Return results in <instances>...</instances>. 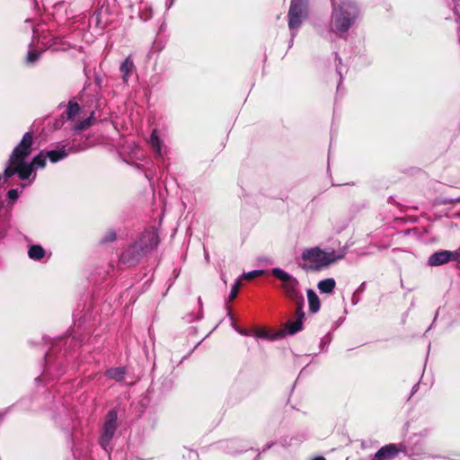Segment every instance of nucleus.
I'll return each mask as SVG.
<instances>
[{"instance_id":"f257e3e1","label":"nucleus","mask_w":460,"mask_h":460,"mask_svg":"<svg viewBox=\"0 0 460 460\" xmlns=\"http://www.w3.org/2000/svg\"><path fill=\"white\" fill-rule=\"evenodd\" d=\"M33 133L26 132L18 145L12 151L7 164L4 170V181L14 174H17L22 181H25L34 173V168L31 162H25V159L32 153Z\"/></svg>"},{"instance_id":"f03ea898","label":"nucleus","mask_w":460,"mask_h":460,"mask_svg":"<svg viewBox=\"0 0 460 460\" xmlns=\"http://www.w3.org/2000/svg\"><path fill=\"white\" fill-rule=\"evenodd\" d=\"M332 7L330 31L346 39L359 17V7L354 0H332Z\"/></svg>"},{"instance_id":"7ed1b4c3","label":"nucleus","mask_w":460,"mask_h":460,"mask_svg":"<svg viewBox=\"0 0 460 460\" xmlns=\"http://www.w3.org/2000/svg\"><path fill=\"white\" fill-rule=\"evenodd\" d=\"M159 243L157 230L155 227L146 228L122 252L119 262L126 266H134L146 255L155 251Z\"/></svg>"},{"instance_id":"20e7f679","label":"nucleus","mask_w":460,"mask_h":460,"mask_svg":"<svg viewBox=\"0 0 460 460\" xmlns=\"http://www.w3.org/2000/svg\"><path fill=\"white\" fill-rule=\"evenodd\" d=\"M345 255V248L336 252L333 249L322 250L318 247H314L305 249L302 252V259L303 261L308 262V270L318 271L323 268H326L330 264L343 259Z\"/></svg>"},{"instance_id":"39448f33","label":"nucleus","mask_w":460,"mask_h":460,"mask_svg":"<svg viewBox=\"0 0 460 460\" xmlns=\"http://www.w3.org/2000/svg\"><path fill=\"white\" fill-rule=\"evenodd\" d=\"M271 273L281 281V288L286 297L293 302L296 307L298 306L299 312H301V306H304V296L297 279L280 268H273Z\"/></svg>"},{"instance_id":"423d86ee","label":"nucleus","mask_w":460,"mask_h":460,"mask_svg":"<svg viewBox=\"0 0 460 460\" xmlns=\"http://www.w3.org/2000/svg\"><path fill=\"white\" fill-rule=\"evenodd\" d=\"M307 15V1L306 0H291L290 7L288 13V28L291 31L290 45L293 43L296 31L301 26L303 20Z\"/></svg>"},{"instance_id":"0eeeda50","label":"nucleus","mask_w":460,"mask_h":460,"mask_svg":"<svg viewBox=\"0 0 460 460\" xmlns=\"http://www.w3.org/2000/svg\"><path fill=\"white\" fill-rule=\"evenodd\" d=\"M117 420L118 413L115 410L109 411L105 416L99 443L102 448L106 452L111 450V442L118 428Z\"/></svg>"},{"instance_id":"6e6552de","label":"nucleus","mask_w":460,"mask_h":460,"mask_svg":"<svg viewBox=\"0 0 460 460\" xmlns=\"http://www.w3.org/2000/svg\"><path fill=\"white\" fill-rule=\"evenodd\" d=\"M458 251L442 250L432 253L429 258L427 264L430 267L442 266L449 261H456L459 259Z\"/></svg>"},{"instance_id":"1a4fd4ad","label":"nucleus","mask_w":460,"mask_h":460,"mask_svg":"<svg viewBox=\"0 0 460 460\" xmlns=\"http://www.w3.org/2000/svg\"><path fill=\"white\" fill-rule=\"evenodd\" d=\"M400 451L404 449L399 448L395 444L385 445L374 455V460H392Z\"/></svg>"},{"instance_id":"9d476101","label":"nucleus","mask_w":460,"mask_h":460,"mask_svg":"<svg viewBox=\"0 0 460 460\" xmlns=\"http://www.w3.org/2000/svg\"><path fill=\"white\" fill-rule=\"evenodd\" d=\"M296 319L288 321L285 325L288 333L290 335L298 332L303 328V320L305 318L304 306H301V312H299V307L297 306L296 309Z\"/></svg>"},{"instance_id":"9b49d317","label":"nucleus","mask_w":460,"mask_h":460,"mask_svg":"<svg viewBox=\"0 0 460 460\" xmlns=\"http://www.w3.org/2000/svg\"><path fill=\"white\" fill-rule=\"evenodd\" d=\"M71 148L66 149V146H58L57 148L46 151L47 158L53 164L64 160L71 152Z\"/></svg>"},{"instance_id":"f8f14e48","label":"nucleus","mask_w":460,"mask_h":460,"mask_svg":"<svg viewBox=\"0 0 460 460\" xmlns=\"http://www.w3.org/2000/svg\"><path fill=\"white\" fill-rule=\"evenodd\" d=\"M411 447L409 450H405L410 457L414 456H420L424 454L423 450L426 447V443L424 440L420 441V437L418 435H414L411 438Z\"/></svg>"},{"instance_id":"ddd939ff","label":"nucleus","mask_w":460,"mask_h":460,"mask_svg":"<svg viewBox=\"0 0 460 460\" xmlns=\"http://www.w3.org/2000/svg\"><path fill=\"white\" fill-rule=\"evenodd\" d=\"M307 295V301H308V306H309V312L311 314H316L319 312L321 307V302L318 295L315 293L314 290L309 288L306 290Z\"/></svg>"},{"instance_id":"4468645a","label":"nucleus","mask_w":460,"mask_h":460,"mask_svg":"<svg viewBox=\"0 0 460 460\" xmlns=\"http://www.w3.org/2000/svg\"><path fill=\"white\" fill-rule=\"evenodd\" d=\"M150 145L155 151L156 156L163 157L164 156V148H163V141L159 138L157 129H153L152 134L150 136Z\"/></svg>"},{"instance_id":"2eb2a0df","label":"nucleus","mask_w":460,"mask_h":460,"mask_svg":"<svg viewBox=\"0 0 460 460\" xmlns=\"http://www.w3.org/2000/svg\"><path fill=\"white\" fill-rule=\"evenodd\" d=\"M134 69V62L130 57L126 58L120 64L119 70L122 73V80L125 84H128L129 75L132 74Z\"/></svg>"},{"instance_id":"dca6fc26","label":"nucleus","mask_w":460,"mask_h":460,"mask_svg":"<svg viewBox=\"0 0 460 460\" xmlns=\"http://www.w3.org/2000/svg\"><path fill=\"white\" fill-rule=\"evenodd\" d=\"M336 286L333 278H328L318 282L317 288L322 294H331L333 292Z\"/></svg>"},{"instance_id":"f3484780","label":"nucleus","mask_w":460,"mask_h":460,"mask_svg":"<svg viewBox=\"0 0 460 460\" xmlns=\"http://www.w3.org/2000/svg\"><path fill=\"white\" fill-rule=\"evenodd\" d=\"M45 250L39 244H32L29 246L28 256L33 261H40L45 256Z\"/></svg>"},{"instance_id":"a211bd4d","label":"nucleus","mask_w":460,"mask_h":460,"mask_svg":"<svg viewBox=\"0 0 460 460\" xmlns=\"http://www.w3.org/2000/svg\"><path fill=\"white\" fill-rule=\"evenodd\" d=\"M126 375L125 367H112L106 371V376L109 378L114 379L118 382H121L124 380Z\"/></svg>"},{"instance_id":"6ab92c4d","label":"nucleus","mask_w":460,"mask_h":460,"mask_svg":"<svg viewBox=\"0 0 460 460\" xmlns=\"http://www.w3.org/2000/svg\"><path fill=\"white\" fill-rule=\"evenodd\" d=\"M79 111H80L79 104L74 101H70L68 102L66 111L65 112L66 117L68 120H72L79 114Z\"/></svg>"},{"instance_id":"aec40b11","label":"nucleus","mask_w":460,"mask_h":460,"mask_svg":"<svg viewBox=\"0 0 460 460\" xmlns=\"http://www.w3.org/2000/svg\"><path fill=\"white\" fill-rule=\"evenodd\" d=\"M47 155L44 151H41L37 155H35L31 161V164L33 166L34 170L37 168H44L47 162Z\"/></svg>"},{"instance_id":"412c9836","label":"nucleus","mask_w":460,"mask_h":460,"mask_svg":"<svg viewBox=\"0 0 460 460\" xmlns=\"http://www.w3.org/2000/svg\"><path fill=\"white\" fill-rule=\"evenodd\" d=\"M92 119H93V114H92L90 117H88V118H86V119H84L80 120L79 122H77V123L74 126V129H75V131H81V130H84V129L87 128L88 127H90V126H91V124H92Z\"/></svg>"},{"instance_id":"4be33fe9","label":"nucleus","mask_w":460,"mask_h":460,"mask_svg":"<svg viewBox=\"0 0 460 460\" xmlns=\"http://www.w3.org/2000/svg\"><path fill=\"white\" fill-rule=\"evenodd\" d=\"M117 234L113 229H110L107 231V233L102 236L101 239L102 243H112L116 240Z\"/></svg>"},{"instance_id":"5701e85b","label":"nucleus","mask_w":460,"mask_h":460,"mask_svg":"<svg viewBox=\"0 0 460 460\" xmlns=\"http://www.w3.org/2000/svg\"><path fill=\"white\" fill-rule=\"evenodd\" d=\"M40 56V52L36 50H29L26 56V62L27 64H33L35 63Z\"/></svg>"},{"instance_id":"b1692460","label":"nucleus","mask_w":460,"mask_h":460,"mask_svg":"<svg viewBox=\"0 0 460 460\" xmlns=\"http://www.w3.org/2000/svg\"><path fill=\"white\" fill-rule=\"evenodd\" d=\"M335 62H336V72L340 75L341 81L342 80L343 73H346L347 70L342 67L341 58L335 53Z\"/></svg>"},{"instance_id":"393cba45","label":"nucleus","mask_w":460,"mask_h":460,"mask_svg":"<svg viewBox=\"0 0 460 460\" xmlns=\"http://www.w3.org/2000/svg\"><path fill=\"white\" fill-rule=\"evenodd\" d=\"M239 287H240V280L237 279L235 281L234 285L233 286V288L231 289V292H230V294L228 296L229 301H233L236 297Z\"/></svg>"},{"instance_id":"a878e982","label":"nucleus","mask_w":460,"mask_h":460,"mask_svg":"<svg viewBox=\"0 0 460 460\" xmlns=\"http://www.w3.org/2000/svg\"><path fill=\"white\" fill-rule=\"evenodd\" d=\"M262 273H263V270H255L249 271L247 273H243V278H245L247 279H251L261 276Z\"/></svg>"},{"instance_id":"bb28decb","label":"nucleus","mask_w":460,"mask_h":460,"mask_svg":"<svg viewBox=\"0 0 460 460\" xmlns=\"http://www.w3.org/2000/svg\"><path fill=\"white\" fill-rule=\"evenodd\" d=\"M51 358V354L50 353H47L46 354V358H45L46 364H47V367H46V369L43 372L44 378L47 376L48 373L51 369V367H50V360H51V358Z\"/></svg>"},{"instance_id":"cd10ccee","label":"nucleus","mask_w":460,"mask_h":460,"mask_svg":"<svg viewBox=\"0 0 460 460\" xmlns=\"http://www.w3.org/2000/svg\"><path fill=\"white\" fill-rule=\"evenodd\" d=\"M454 13L456 16V22L459 24V32H460V0L454 6Z\"/></svg>"},{"instance_id":"c85d7f7f","label":"nucleus","mask_w":460,"mask_h":460,"mask_svg":"<svg viewBox=\"0 0 460 460\" xmlns=\"http://www.w3.org/2000/svg\"><path fill=\"white\" fill-rule=\"evenodd\" d=\"M19 197L18 190L15 189L9 190L7 191V198L12 200H16Z\"/></svg>"},{"instance_id":"c756f323","label":"nucleus","mask_w":460,"mask_h":460,"mask_svg":"<svg viewBox=\"0 0 460 460\" xmlns=\"http://www.w3.org/2000/svg\"><path fill=\"white\" fill-rule=\"evenodd\" d=\"M232 326H233V328H234V329L238 333H240L241 335H243V336H247V335H248V332H247L245 330H243V329H242V328L238 327V326H237V325H235L234 323H233V324H232Z\"/></svg>"},{"instance_id":"7c9ffc66","label":"nucleus","mask_w":460,"mask_h":460,"mask_svg":"<svg viewBox=\"0 0 460 460\" xmlns=\"http://www.w3.org/2000/svg\"><path fill=\"white\" fill-rule=\"evenodd\" d=\"M102 15V12H95L94 14H93V19L96 20V22L99 23L100 22V16Z\"/></svg>"},{"instance_id":"2f4dec72","label":"nucleus","mask_w":460,"mask_h":460,"mask_svg":"<svg viewBox=\"0 0 460 460\" xmlns=\"http://www.w3.org/2000/svg\"><path fill=\"white\" fill-rule=\"evenodd\" d=\"M256 336L259 338H266L267 333L263 331L257 332Z\"/></svg>"},{"instance_id":"473e14b6","label":"nucleus","mask_w":460,"mask_h":460,"mask_svg":"<svg viewBox=\"0 0 460 460\" xmlns=\"http://www.w3.org/2000/svg\"><path fill=\"white\" fill-rule=\"evenodd\" d=\"M173 2H174V0H171V1H167L166 2V9L167 10H169L172 6Z\"/></svg>"},{"instance_id":"72a5a7b5","label":"nucleus","mask_w":460,"mask_h":460,"mask_svg":"<svg viewBox=\"0 0 460 460\" xmlns=\"http://www.w3.org/2000/svg\"><path fill=\"white\" fill-rule=\"evenodd\" d=\"M312 460H325V458L323 456H316V457L313 458Z\"/></svg>"},{"instance_id":"f704fd0d","label":"nucleus","mask_w":460,"mask_h":460,"mask_svg":"<svg viewBox=\"0 0 460 460\" xmlns=\"http://www.w3.org/2000/svg\"><path fill=\"white\" fill-rule=\"evenodd\" d=\"M231 447H234L235 446V444H237V441H230L229 442Z\"/></svg>"},{"instance_id":"c9c22d12","label":"nucleus","mask_w":460,"mask_h":460,"mask_svg":"<svg viewBox=\"0 0 460 460\" xmlns=\"http://www.w3.org/2000/svg\"><path fill=\"white\" fill-rule=\"evenodd\" d=\"M419 385L416 384L413 388H412V393L416 392L417 391V388H418Z\"/></svg>"},{"instance_id":"e433bc0d","label":"nucleus","mask_w":460,"mask_h":460,"mask_svg":"<svg viewBox=\"0 0 460 460\" xmlns=\"http://www.w3.org/2000/svg\"><path fill=\"white\" fill-rule=\"evenodd\" d=\"M227 311H228V315H229V316L231 317V319H232V318H233V316H232V313H231V311H230L229 309H227Z\"/></svg>"},{"instance_id":"4c0bfd02","label":"nucleus","mask_w":460,"mask_h":460,"mask_svg":"<svg viewBox=\"0 0 460 460\" xmlns=\"http://www.w3.org/2000/svg\"><path fill=\"white\" fill-rule=\"evenodd\" d=\"M322 347L325 346V342L322 340L321 341V344H320Z\"/></svg>"},{"instance_id":"58836bf2","label":"nucleus","mask_w":460,"mask_h":460,"mask_svg":"<svg viewBox=\"0 0 460 460\" xmlns=\"http://www.w3.org/2000/svg\"><path fill=\"white\" fill-rule=\"evenodd\" d=\"M2 179H4V174H3V175H1V174H0V181H2Z\"/></svg>"}]
</instances>
